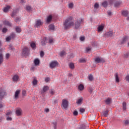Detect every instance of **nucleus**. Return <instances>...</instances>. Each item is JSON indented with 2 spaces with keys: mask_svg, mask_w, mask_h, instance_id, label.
I'll return each mask as SVG.
<instances>
[{
  "mask_svg": "<svg viewBox=\"0 0 129 129\" xmlns=\"http://www.w3.org/2000/svg\"><path fill=\"white\" fill-rule=\"evenodd\" d=\"M59 55L60 57H63V56H64V55H66V52L65 51H62L60 52Z\"/></svg>",
  "mask_w": 129,
  "mask_h": 129,
  "instance_id": "2f4dec72",
  "label": "nucleus"
},
{
  "mask_svg": "<svg viewBox=\"0 0 129 129\" xmlns=\"http://www.w3.org/2000/svg\"><path fill=\"white\" fill-rule=\"evenodd\" d=\"M44 51H41L40 52V56L41 57H44Z\"/></svg>",
  "mask_w": 129,
  "mask_h": 129,
  "instance_id": "680f3d73",
  "label": "nucleus"
},
{
  "mask_svg": "<svg viewBox=\"0 0 129 129\" xmlns=\"http://www.w3.org/2000/svg\"><path fill=\"white\" fill-rule=\"evenodd\" d=\"M68 107V101L67 100L63 99L62 100V107L64 108V109H66Z\"/></svg>",
  "mask_w": 129,
  "mask_h": 129,
  "instance_id": "20e7f679",
  "label": "nucleus"
},
{
  "mask_svg": "<svg viewBox=\"0 0 129 129\" xmlns=\"http://www.w3.org/2000/svg\"><path fill=\"white\" fill-rule=\"evenodd\" d=\"M80 40V41H84V40H85V38L84 37H81Z\"/></svg>",
  "mask_w": 129,
  "mask_h": 129,
  "instance_id": "e2e57ef3",
  "label": "nucleus"
},
{
  "mask_svg": "<svg viewBox=\"0 0 129 129\" xmlns=\"http://www.w3.org/2000/svg\"><path fill=\"white\" fill-rule=\"evenodd\" d=\"M26 11H28V12H30V11L32 10V7L31 6H27L26 7Z\"/></svg>",
  "mask_w": 129,
  "mask_h": 129,
  "instance_id": "e433bc0d",
  "label": "nucleus"
},
{
  "mask_svg": "<svg viewBox=\"0 0 129 129\" xmlns=\"http://www.w3.org/2000/svg\"><path fill=\"white\" fill-rule=\"evenodd\" d=\"M107 14L108 15V16H111V12L110 11H107Z\"/></svg>",
  "mask_w": 129,
  "mask_h": 129,
  "instance_id": "69168bd1",
  "label": "nucleus"
},
{
  "mask_svg": "<svg viewBox=\"0 0 129 129\" xmlns=\"http://www.w3.org/2000/svg\"><path fill=\"white\" fill-rule=\"evenodd\" d=\"M108 112H109V111L107 110L106 111H104L102 113L103 115H104V116H105V117H107V115H108Z\"/></svg>",
  "mask_w": 129,
  "mask_h": 129,
  "instance_id": "5701e85b",
  "label": "nucleus"
},
{
  "mask_svg": "<svg viewBox=\"0 0 129 129\" xmlns=\"http://www.w3.org/2000/svg\"><path fill=\"white\" fill-rule=\"evenodd\" d=\"M4 107V105L2 103H0V108H3Z\"/></svg>",
  "mask_w": 129,
  "mask_h": 129,
  "instance_id": "338daca9",
  "label": "nucleus"
},
{
  "mask_svg": "<svg viewBox=\"0 0 129 129\" xmlns=\"http://www.w3.org/2000/svg\"><path fill=\"white\" fill-rule=\"evenodd\" d=\"M20 21H21V18L17 17L16 20H15V22L16 23H19Z\"/></svg>",
  "mask_w": 129,
  "mask_h": 129,
  "instance_id": "37998d69",
  "label": "nucleus"
},
{
  "mask_svg": "<svg viewBox=\"0 0 129 129\" xmlns=\"http://www.w3.org/2000/svg\"><path fill=\"white\" fill-rule=\"evenodd\" d=\"M108 5V3H107V2L106 1H104L102 3V6H103L104 8H106V7H107Z\"/></svg>",
  "mask_w": 129,
  "mask_h": 129,
  "instance_id": "cd10ccee",
  "label": "nucleus"
},
{
  "mask_svg": "<svg viewBox=\"0 0 129 129\" xmlns=\"http://www.w3.org/2000/svg\"><path fill=\"white\" fill-rule=\"evenodd\" d=\"M104 28V26H103V25H100L98 27V32H102V31H103Z\"/></svg>",
  "mask_w": 129,
  "mask_h": 129,
  "instance_id": "6ab92c4d",
  "label": "nucleus"
},
{
  "mask_svg": "<svg viewBox=\"0 0 129 129\" xmlns=\"http://www.w3.org/2000/svg\"><path fill=\"white\" fill-rule=\"evenodd\" d=\"M30 46L31 48L34 49L35 48H36V43H35L34 42H32L30 43Z\"/></svg>",
  "mask_w": 129,
  "mask_h": 129,
  "instance_id": "a878e982",
  "label": "nucleus"
},
{
  "mask_svg": "<svg viewBox=\"0 0 129 129\" xmlns=\"http://www.w3.org/2000/svg\"><path fill=\"white\" fill-rule=\"evenodd\" d=\"M49 43H53V39H49Z\"/></svg>",
  "mask_w": 129,
  "mask_h": 129,
  "instance_id": "774afa93",
  "label": "nucleus"
},
{
  "mask_svg": "<svg viewBox=\"0 0 129 129\" xmlns=\"http://www.w3.org/2000/svg\"><path fill=\"white\" fill-rule=\"evenodd\" d=\"M16 31L17 33H21L22 32V29H21V27H16L15 28Z\"/></svg>",
  "mask_w": 129,
  "mask_h": 129,
  "instance_id": "393cba45",
  "label": "nucleus"
},
{
  "mask_svg": "<svg viewBox=\"0 0 129 129\" xmlns=\"http://www.w3.org/2000/svg\"><path fill=\"white\" fill-rule=\"evenodd\" d=\"M50 94H51L52 95L55 94V92L54 91L53 89L50 90Z\"/></svg>",
  "mask_w": 129,
  "mask_h": 129,
  "instance_id": "bf43d9fd",
  "label": "nucleus"
},
{
  "mask_svg": "<svg viewBox=\"0 0 129 129\" xmlns=\"http://www.w3.org/2000/svg\"><path fill=\"white\" fill-rule=\"evenodd\" d=\"M58 65V62L57 61H52L50 64H49V67L51 68V69H53V68H55L56 66Z\"/></svg>",
  "mask_w": 129,
  "mask_h": 129,
  "instance_id": "423d86ee",
  "label": "nucleus"
},
{
  "mask_svg": "<svg viewBox=\"0 0 129 129\" xmlns=\"http://www.w3.org/2000/svg\"><path fill=\"white\" fill-rule=\"evenodd\" d=\"M94 9H98L99 8V5L97 3H95L94 6Z\"/></svg>",
  "mask_w": 129,
  "mask_h": 129,
  "instance_id": "a19ab883",
  "label": "nucleus"
},
{
  "mask_svg": "<svg viewBox=\"0 0 129 129\" xmlns=\"http://www.w3.org/2000/svg\"><path fill=\"white\" fill-rule=\"evenodd\" d=\"M7 120L11 121L13 120V118L12 117H11L7 116Z\"/></svg>",
  "mask_w": 129,
  "mask_h": 129,
  "instance_id": "09e8293b",
  "label": "nucleus"
},
{
  "mask_svg": "<svg viewBox=\"0 0 129 129\" xmlns=\"http://www.w3.org/2000/svg\"><path fill=\"white\" fill-rule=\"evenodd\" d=\"M11 40H12V38L10 36H8L7 38H6V41L7 42H10V41H11Z\"/></svg>",
  "mask_w": 129,
  "mask_h": 129,
  "instance_id": "a18cd8bd",
  "label": "nucleus"
},
{
  "mask_svg": "<svg viewBox=\"0 0 129 129\" xmlns=\"http://www.w3.org/2000/svg\"><path fill=\"white\" fill-rule=\"evenodd\" d=\"M95 61L97 64H98V63H104L105 60L102 57H97L95 58Z\"/></svg>",
  "mask_w": 129,
  "mask_h": 129,
  "instance_id": "7ed1b4c3",
  "label": "nucleus"
},
{
  "mask_svg": "<svg viewBox=\"0 0 129 129\" xmlns=\"http://www.w3.org/2000/svg\"><path fill=\"white\" fill-rule=\"evenodd\" d=\"M68 7H69V9H71V10H72V9H73L74 7V4L72 3H70L68 4Z\"/></svg>",
  "mask_w": 129,
  "mask_h": 129,
  "instance_id": "c85d7f7f",
  "label": "nucleus"
},
{
  "mask_svg": "<svg viewBox=\"0 0 129 129\" xmlns=\"http://www.w3.org/2000/svg\"><path fill=\"white\" fill-rule=\"evenodd\" d=\"M125 58H128L129 57V53H126L124 54Z\"/></svg>",
  "mask_w": 129,
  "mask_h": 129,
  "instance_id": "13d9d810",
  "label": "nucleus"
},
{
  "mask_svg": "<svg viewBox=\"0 0 129 129\" xmlns=\"http://www.w3.org/2000/svg\"><path fill=\"white\" fill-rule=\"evenodd\" d=\"M91 50V48L90 47H87L86 51L87 52V53H89V51H90Z\"/></svg>",
  "mask_w": 129,
  "mask_h": 129,
  "instance_id": "8fccbe9b",
  "label": "nucleus"
},
{
  "mask_svg": "<svg viewBox=\"0 0 129 129\" xmlns=\"http://www.w3.org/2000/svg\"><path fill=\"white\" fill-rule=\"evenodd\" d=\"M21 93V90H17L15 92V99H18L19 98V95Z\"/></svg>",
  "mask_w": 129,
  "mask_h": 129,
  "instance_id": "9d476101",
  "label": "nucleus"
},
{
  "mask_svg": "<svg viewBox=\"0 0 129 129\" xmlns=\"http://www.w3.org/2000/svg\"><path fill=\"white\" fill-rule=\"evenodd\" d=\"M121 5V2H117L114 4V7L115 8H117L119 7Z\"/></svg>",
  "mask_w": 129,
  "mask_h": 129,
  "instance_id": "b1692460",
  "label": "nucleus"
},
{
  "mask_svg": "<svg viewBox=\"0 0 129 129\" xmlns=\"http://www.w3.org/2000/svg\"><path fill=\"white\" fill-rule=\"evenodd\" d=\"M16 113L18 116L22 115V109L21 108H18L16 111Z\"/></svg>",
  "mask_w": 129,
  "mask_h": 129,
  "instance_id": "f8f14e48",
  "label": "nucleus"
},
{
  "mask_svg": "<svg viewBox=\"0 0 129 129\" xmlns=\"http://www.w3.org/2000/svg\"><path fill=\"white\" fill-rule=\"evenodd\" d=\"M6 94V92L4 89H0V100H2Z\"/></svg>",
  "mask_w": 129,
  "mask_h": 129,
  "instance_id": "0eeeda50",
  "label": "nucleus"
},
{
  "mask_svg": "<svg viewBox=\"0 0 129 129\" xmlns=\"http://www.w3.org/2000/svg\"><path fill=\"white\" fill-rule=\"evenodd\" d=\"M73 114H74V115H75V116L78 115V111H76V110L74 111V112H73Z\"/></svg>",
  "mask_w": 129,
  "mask_h": 129,
  "instance_id": "de8ad7c7",
  "label": "nucleus"
},
{
  "mask_svg": "<svg viewBox=\"0 0 129 129\" xmlns=\"http://www.w3.org/2000/svg\"><path fill=\"white\" fill-rule=\"evenodd\" d=\"M127 40H128V37H127V36L123 37L121 41V44H123V43H125L126 41H127Z\"/></svg>",
  "mask_w": 129,
  "mask_h": 129,
  "instance_id": "4be33fe9",
  "label": "nucleus"
},
{
  "mask_svg": "<svg viewBox=\"0 0 129 129\" xmlns=\"http://www.w3.org/2000/svg\"><path fill=\"white\" fill-rule=\"evenodd\" d=\"M88 79L89 80H90V81H92L93 80V76H92V75H90L88 76Z\"/></svg>",
  "mask_w": 129,
  "mask_h": 129,
  "instance_id": "c9c22d12",
  "label": "nucleus"
},
{
  "mask_svg": "<svg viewBox=\"0 0 129 129\" xmlns=\"http://www.w3.org/2000/svg\"><path fill=\"white\" fill-rule=\"evenodd\" d=\"M111 101V99L108 98L105 101L106 104H109Z\"/></svg>",
  "mask_w": 129,
  "mask_h": 129,
  "instance_id": "c756f323",
  "label": "nucleus"
},
{
  "mask_svg": "<svg viewBox=\"0 0 129 129\" xmlns=\"http://www.w3.org/2000/svg\"><path fill=\"white\" fill-rule=\"evenodd\" d=\"M2 32H3V33H7L8 32V29H7L6 28H3Z\"/></svg>",
  "mask_w": 129,
  "mask_h": 129,
  "instance_id": "c03bdc74",
  "label": "nucleus"
},
{
  "mask_svg": "<svg viewBox=\"0 0 129 129\" xmlns=\"http://www.w3.org/2000/svg\"><path fill=\"white\" fill-rule=\"evenodd\" d=\"M33 85H37L38 84V80L36 78H34L33 81Z\"/></svg>",
  "mask_w": 129,
  "mask_h": 129,
  "instance_id": "7c9ffc66",
  "label": "nucleus"
},
{
  "mask_svg": "<svg viewBox=\"0 0 129 129\" xmlns=\"http://www.w3.org/2000/svg\"><path fill=\"white\" fill-rule=\"evenodd\" d=\"M10 38H11V39H15V38L16 37V34L14 33H12L10 35Z\"/></svg>",
  "mask_w": 129,
  "mask_h": 129,
  "instance_id": "4c0bfd02",
  "label": "nucleus"
},
{
  "mask_svg": "<svg viewBox=\"0 0 129 129\" xmlns=\"http://www.w3.org/2000/svg\"><path fill=\"white\" fill-rule=\"evenodd\" d=\"M121 14L123 16V17H127L128 16V11H123L121 12Z\"/></svg>",
  "mask_w": 129,
  "mask_h": 129,
  "instance_id": "dca6fc26",
  "label": "nucleus"
},
{
  "mask_svg": "<svg viewBox=\"0 0 129 129\" xmlns=\"http://www.w3.org/2000/svg\"><path fill=\"white\" fill-rule=\"evenodd\" d=\"M122 106H123V110H125L126 109V103L125 102H123Z\"/></svg>",
  "mask_w": 129,
  "mask_h": 129,
  "instance_id": "f704fd0d",
  "label": "nucleus"
},
{
  "mask_svg": "<svg viewBox=\"0 0 129 129\" xmlns=\"http://www.w3.org/2000/svg\"><path fill=\"white\" fill-rule=\"evenodd\" d=\"M125 79L126 81H127V82H129V75H127L125 77Z\"/></svg>",
  "mask_w": 129,
  "mask_h": 129,
  "instance_id": "3c124183",
  "label": "nucleus"
},
{
  "mask_svg": "<svg viewBox=\"0 0 129 129\" xmlns=\"http://www.w3.org/2000/svg\"><path fill=\"white\" fill-rule=\"evenodd\" d=\"M53 127L54 129H56V126L57 125V122H53Z\"/></svg>",
  "mask_w": 129,
  "mask_h": 129,
  "instance_id": "4d7b16f0",
  "label": "nucleus"
},
{
  "mask_svg": "<svg viewBox=\"0 0 129 129\" xmlns=\"http://www.w3.org/2000/svg\"><path fill=\"white\" fill-rule=\"evenodd\" d=\"M69 67L71 69H74V63L72 62L70 63Z\"/></svg>",
  "mask_w": 129,
  "mask_h": 129,
  "instance_id": "473e14b6",
  "label": "nucleus"
},
{
  "mask_svg": "<svg viewBox=\"0 0 129 129\" xmlns=\"http://www.w3.org/2000/svg\"><path fill=\"white\" fill-rule=\"evenodd\" d=\"M22 54L23 56H28L29 55V49L28 47H25L23 49Z\"/></svg>",
  "mask_w": 129,
  "mask_h": 129,
  "instance_id": "39448f33",
  "label": "nucleus"
},
{
  "mask_svg": "<svg viewBox=\"0 0 129 129\" xmlns=\"http://www.w3.org/2000/svg\"><path fill=\"white\" fill-rule=\"evenodd\" d=\"M47 90H49V87L48 86H45L43 87V90H41V93L42 94H44L46 91H47Z\"/></svg>",
  "mask_w": 129,
  "mask_h": 129,
  "instance_id": "1a4fd4ad",
  "label": "nucleus"
},
{
  "mask_svg": "<svg viewBox=\"0 0 129 129\" xmlns=\"http://www.w3.org/2000/svg\"><path fill=\"white\" fill-rule=\"evenodd\" d=\"M115 78L116 80V82H119V79L118 78V74L117 73H116L115 74Z\"/></svg>",
  "mask_w": 129,
  "mask_h": 129,
  "instance_id": "aec40b11",
  "label": "nucleus"
},
{
  "mask_svg": "<svg viewBox=\"0 0 129 129\" xmlns=\"http://www.w3.org/2000/svg\"><path fill=\"white\" fill-rule=\"evenodd\" d=\"M108 36H112V33L111 32V31L109 32L108 33Z\"/></svg>",
  "mask_w": 129,
  "mask_h": 129,
  "instance_id": "0e129e2a",
  "label": "nucleus"
},
{
  "mask_svg": "<svg viewBox=\"0 0 129 129\" xmlns=\"http://www.w3.org/2000/svg\"><path fill=\"white\" fill-rule=\"evenodd\" d=\"M10 114H12V111L9 110L7 112L6 115H10Z\"/></svg>",
  "mask_w": 129,
  "mask_h": 129,
  "instance_id": "864d4df0",
  "label": "nucleus"
},
{
  "mask_svg": "<svg viewBox=\"0 0 129 129\" xmlns=\"http://www.w3.org/2000/svg\"><path fill=\"white\" fill-rule=\"evenodd\" d=\"M4 25L5 26H8V27H12V23L10 21H5L3 22Z\"/></svg>",
  "mask_w": 129,
  "mask_h": 129,
  "instance_id": "ddd939ff",
  "label": "nucleus"
},
{
  "mask_svg": "<svg viewBox=\"0 0 129 129\" xmlns=\"http://www.w3.org/2000/svg\"><path fill=\"white\" fill-rule=\"evenodd\" d=\"M73 26H74V22L72 21V17H71L67 19L63 22V27L65 30L70 29Z\"/></svg>",
  "mask_w": 129,
  "mask_h": 129,
  "instance_id": "f257e3e1",
  "label": "nucleus"
},
{
  "mask_svg": "<svg viewBox=\"0 0 129 129\" xmlns=\"http://www.w3.org/2000/svg\"><path fill=\"white\" fill-rule=\"evenodd\" d=\"M82 101H83V98L81 97L78 100H77L76 103L77 104H81L82 103Z\"/></svg>",
  "mask_w": 129,
  "mask_h": 129,
  "instance_id": "f3484780",
  "label": "nucleus"
},
{
  "mask_svg": "<svg viewBox=\"0 0 129 129\" xmlns=\"http://www.w3.org/2000/svg\"><path fill=\"white\" fill-rule=\"evenodd\" d=\"M42 24L43 23L40 20H37L35 25H34V27L36 28H39V27H41V26H42Z\"/></svg>",
  "mask_w": 129,
  "mask_h": 129,
  "instance_id": "6e6552de",
  "label": "nucleus"
},
{
  "mask_svg": "<svg viewBox=\"0 0 129 129\" xmlns=\"http://www.w3.org/2000/svg\"><path fill=\"white\" fill-rule=\"evenodd\" d=\"M88 91H89V92H90V93H92V92L93 91V88H89Z\"/></svg>",
  "mask_w": 129,
  "mask_h": 129,
  "instance_id": "49530a36",
  "label": "nucleus"
},
{
  "mask_svg": "<svg viewBox=\"0 0 129 129\" xmlns=\"http://www.w3.org/2000/svg\"><path fill=\"white\" fill-rule=\"evenodd\" d=\"M4 62V55L3 53H0V64H2Z\"/></svg>",
  "mask_w": 129,
  "mask_h": 129,
  "instance_id": "412c9836",
  "label": "nucleus"
},
{
  "mask_svg": "<svg viewBox=\"0 0 129 129\" xmlns=\"http://www.w3.org/2000/svg\"><path fill=\"white\" fill-rule=\"evenodd\" d=\"M53 18V16L52 15H49L46 19V23L47 24H50L51 23V21H52V19Z\"/></svg>",
  "mask_w": 129,
  "mask_h": 129,
  "instance_id": "9b49d317",
  "label": "nucleus"
},
{
  "mask_svg": "<svg viewBox=\"0 0 129 129\" xmlns=\"http://www.w3.org/2000/svg\"><path fill=\"white\" fill-rule=\"evenodd\" d=\"M49 30H54V29H55V27H54V25H53V24H50V25L49 26Z\"/></svg>",
  "mask_w": 129,
  "mask_h": 129,
  "instance_id": "72a5a7b5",
  "label": "nucleus"
},
{
  "mask_svg": "<svg viewBox=\"0 0 129 129\" xmlns=\"http://www.w3.org/2000/svg\"><path fill=\"white\" fill-rule=\"evenodd\" d=\"M13 80L14 81V82H17L19 80V76L18 75H15L13 77Z\"/></svg>",
  "mask_w": 129,
  "mask_h": 129,
  "instance_id": "a211bd4d",
  "label": "nucleus"
},
{
  "mask_svg": "<svg viewBox=\"0 0 129 129\" xmlns=\"http://www.w3.org/2000/svg\"><path fill=\"white\" fill-rule=\"evenodd\" d=\"M80 112L81 113H83L84 112H85V109H84L83 108H80Z\"/></svg>",
  "mask_w": 129,
  "mask_h": 129,
  "instance_id": "ea45409f",
  "label": "nucleus"
},
{
  "mask_svg": "<svg viewBox=\"0 0 129 129\" xmlns=\"http://www.w3.org/2000/svg\"><path fill=\"white\" fill-rule=\"evenodd\" d=\"M11 9V7L10 6H7L6 7L4 8V13H8L9 10Z\"/></svg>",
  "mask_w": 129,
  "mask_h": 129,
  "instance_id": "4468645a",
  "label": "nucleus"
},
{
  "mask_svg": "<svg viewBox=\"0 0 129 129\" xmlns=\"http://www.w3.org/2000/svg\"><path fill=\"white\" fill-rule=\"evenodd\" d=\"M80 63H85L86 62V60L84 58H81L79 60Z\"/></svg>",
  "mask_w": 129,
  "mask_h": 129,
  "instance_id": "58836bf2",
  "label": "nucleus"
},
{
  "mask_svg": "<svg viewBox=\"0 0 129 129\" xmlns=\"http://www.w3.org/2000/svg\"><path fill=\"white\" fill-rule=\"evenodd\" d=\"M12 17L14 18V17H15L16 16V12H15V11H14L12 14Z\"/></svg>",
  "mask_w": 129,
  "mask_h": 129,
  "instance_id": "052dcab7",
  "label": "nucleus"
},
{
  "mask_svg": "<svg viewBox=\"0 0 129 129\" xmlns=\"http://www.w3.org/2000/svg\"><path fill=\"white\" fill-rule=\"evenodd\" d=\"M45 82H46V83L49 82V81H50V78H46L45 79Z\"/></svg>",
  "mask_w": 129,
  "mask_h": 129,
  "instance_id": "5fc2aeb1",
  "label": "nucleus"
},
{
  "mask_svg": "<svg viewBox=\"0 0 129 129\" xmlns=\"http://www.w3.org/2000/svg\"><path fill=\"white\" fill-rule=\"evenodd\" d=\"M34 63L35 66H38V65H40V60L38 58H36L34 60Z\"/></svg>",
  "mask_w": 129,
  "mask_h": 129,
  "instance_id": "2eb2a0df",
  "label": "nucleus"
},
{
  "mask_svg": "<svg viewBox=\"0 0 129 129\" xmlns=\"http://www.w3.org/2000/svg\"><path fill=\"white\" fill-rule=\"evenodd\" d=\"M26 94H27V91L25 90H23L22 91V95L23 96H26Z\"/></svg>",
  "mask_w": 129,
  "mask_h": 129,
  "instance_id": "79ce46f5",
  "label": "nucleus"
},
{
  "mask_svg": "<svg viewBox=\"0 0 129 129\" xmlns=\"http://www.w3.org/2000/svg\"><path fill=\"white\" fill-rule=\"evenodd\" d=\"M78 88L79 90H80L81 91H82V90L84 89V86H83V85L82 84H80L79 85Z\"/></svg>",
  "mask_w": 129,
  "mask_h": 129,
  "instance_id": "bb28decb",
  "label": "nucleus"
},
{
  "mask_svg": "<svg viewBox=\"0 0 129 129\" xmlns=\"http://www.w3.org/2000/svg\"><path fill=\"white\" fill-rule=\"evenodd\" d=\"M83 22V19L80 18L75 23V29H78L80 26H81V23Z\"/></svg>",
  "mask_w": 129,
  "mask_h": 129,
  "instance_id": "f03ea898",
  "label": "nucleus"
},
{
  "mask_svg": "<svg viewBox=\"0 0 129 129\" xmlns=\"http://www.w3.org/2000/svg\"><path fill=\"white\" fill-rule=\"evenodd\" d=\"M10 53H7L6 54V58L7 59H9L10 58Z\"/></svg>",
  "mask_w": 129,
  "mask_h": 129,
  "instance_id": "603ef678",
  "label": "nucleus"
},
{
  "mask_svg": "<svg viewBox=\"0 0 129 129\" xmlns=\"http://www.w3.org/2000/svg\"><path fill=\"white\" fill-rule=\"evenodd\" d=\"M124 124H125L126 125H127V124H129V120H125V121H124Z\"/></svg>",
  "mask_w": 129,
  "mask_h": 129,
  "instance_id": "6e6d98bb",
  "label": "nucleus"
}]
</instances>
